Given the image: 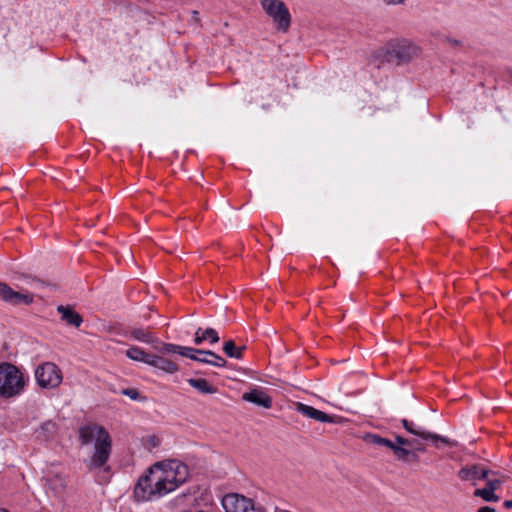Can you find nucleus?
Segmentation results:
<instances>
[{
    "mask_svg": "<svg viewBox=\"0 0 512 512\" xmlns=\"http://www.w3.org/2000/svg\"><path fill=\"white\" fill-rule=\"evenodd\" d=\"M187 382L202 394H214L217 388L204 378H190Z\"/></svg>",
    "mask_w": 512,
    "mask_h": 512,
    "instance_id": "obj_18",
    "label": "nucleus"
},
{
    "mask_svg": "<svg viewBox=\"0 0 512 512\" xmlns=\"http://www.w3.org/2000/svg\"><path fill=\"white\" fill-rule=\"evenodd\" d=\"M57 311L61 315V319L68 325L79 327L83 321L81 315L69 306H58Z\"/></svg>",
    "mask_w": 512,
    "mask_h": 512,
    "instance_id": "obj_16",
    "label": "nucleus"
},
{
    "mask_svg": "<svg viewBox=\"0 0 512 512\" xmlns=\"http://www.w3.org/2000/svg\"><path fill=\"white\" fill-rule=\"evenodd\" d=\"M204 340H206L204 330L198 328L195 332L194 343L200 345Z\"/></svg>",
    "mask_w": 512,
    "mask_h": 512,
    "instance_id": "obj_31",
    "label": "nucleus"
},
{
    "mask_svg": "<svg viewBox=\"0 0 512 512\" xmlns=\"http://www.w3.org/2000/svg\"><path fill=\"white\" fill-rule=\"evenodd\" d=\"M243 399L264 408L272 406L271 398L262 390L254 389L243 394Z\"/></svg>",
    "mask_w": 512,
    "mask_h": 512,
    "instance_id": "obj_14",
    "label": "nucleus"
},
{
    "mask_svg": "<svg viewBox=\"0 0 512 512\" xmlns=\"http://www.w3.org/2000/svg\"><path fill=\"white\" fill-rule=\"evenodd\" d=\"M416 443V439H408L402 436H396L395 445L392 448V452L395 455V457L400 461H417V453L407 448V446H413Z\"/></svg>",
    "mask_w": 512,
    "mask_h": 512,
    "instance_id": "obj_10",
    "label": "nucleus"
},
{
    "mask_svg": "<svg viewBox=\"0 0 512 512\" xmlns=\"http://www.w3.org/2000/svg\"><path fill=\"white\" fill-rule=\"evenodd\" d=\"M265 13L272 18L279 31L287 32L291 24V15L285 3L281 0H261Z\"/></svg>",
    "mask_w": 512,
    "mask_h": 512,
    "instance_id": "obj_4",
    "label": "nucleus"
},
{
    "mask_svg": "<svg viewBox=\"0 0 512 512\" xmlns=\"http://www.w3.org/2000/svg\"><path fill=\"white\" fill-rule=\"evenodd\" d=\"M245 346L236 347L233 340H228L223 345V351L230 358L241 359Z\"/></svg>",
    "mask_w": 512,
    "mask_h": 512,
    "instance_id": "obj_22",
    "label": "nucleus"
},
{
    "mask_svg": "<svg viewBox=\"0 0 512 512\" xmlns=\"http://www.w3.org/2000/svg\"><path fill=\"white\" fill-rule=\"evenodd\" d=\"M392 52L401 61H408L412 56L417 54V48L412 45H398L393 48Z\"/></svg>",
    "mask_w": 512,
    "mask_h": 512,
    "instance_id": "obj_19",
    "label": "nucleus"
},
{
    "mask_svg": "<svg viewBox=\"0 0 512 512\" xmlns=\"http://www.w3.org/2000/svg\"><path fill=\"white\" fill-rule=\"evenodd\" d=\"M491 476L492 475H489L488 479H485L486 486L495 492L501 486L502 481L498 478L491 477Z\"/></svg>",
    "mask_w": 512,
    "mask_h": 512,
    "instance_id": "obj_29",
    "label": "nucleus"
},
{
    "mask_svg": "<svg viewBox=\"0 0 512 512\" xmlns=\"http://www.w3.org/2000/svg\"><path fill=\"white\" fill-rule=\"evenodd\" d=\"M477 512H497L495 508H492L490 506H483L478 509Z\"/></svg>",
    "mask_w": 512,
    "mask_h": 512,
    "instance_id": "obj_35",
    "label": "nucleus"
},
{
    "mask_svg": "<svg viewBox=\"0 0 512 512\" xmlns=\"http://www.w3.org/2000/svg\"><path fill=\"white\" fill-rule=\"evenodd\" d=\"M474 496L481 497L484 501L487 502H497L500 499L499 496H497L495 492L487 486L485 488L476 489L474 491Z\"/></svg>",
    "mask_w": 512,
    "mask_h": 512,
    "instance_id": "obj_23",
    "label": "nucleus"
},
{
    "mask_svg": "<svg viewBox=\"0 0 512 512\" xmlns=\"http://www.w3.org/2000/svg\"><path fill=\"white\" fill-rule=\"evenodd\" d=\"M148 365L155 367L167 374H174L179 370V366L174 361L163 357L162 355L152 354Z\"/></svg>",
    "mask_w": 512,
    "mask_h": 512,
    "instance_id": "obj_12",
    "label": "nucleus"
},
{
    "mask_svg": "<svg viewBox=\"0 0 512 512\" xmlns=\"http://www.w3.org/2000/svg\"><path fill=\"white\" fill-rule=\"evenodd\" d=\"M38 385L45 389L57 388L62 383V373L59 367L52 362H45L35 370Z\"/></svg>",
    "mask_w": 512,
    "mask_h": 512,
    "instance_id": "obj_5",
    "label": "nucleus"
},
{
    "mask_svg": "<svg viewBox=\"0 0 512 512\" xmlns=\"http://www.w3.org/2000/svg\"><path fill=\"white\" fill-rule=\"evenodd\" d=\"M199 352H200V349L180 346L178 354L181 355V356L187 357V358H189L191 360L196 361L197 356L199 355Z\"/></svg>",
    "mask_w": 512,
    "mask_h": 512,
    "instance_id": "obj_27",
    "label": "nucleus"
},
{
    "mask_svg": "<svg viewBox=\"0 0 512 512\" xmlns=\"http://www.w3.org/2000/svg\"><path fill=\"white\" fill-rule=\"evenodd\" d=\"M443 42L449 44L450 46H453V47H460L462 46V42L458 39H455L453 37H450V36H445L443 38Z\"/></svg>",
    "mask_w": 512,
    "mask_h": 512,
    "instance_id": "obj_32",
    "label": "nucleus"
},
{
    "mask_svg": "<svg viewBox=\"0 0 512 512\" xmlns=\"http://www.w3.org/2000/svg\"><path fill=\"white\" fill-rule=\"evenodd\" d=\"M0 300L11 305H29L33 302V295L27 291H15L6 283L0 282Z\"/></svg>",
    "mask_w": 512,
    "mask_h": 512,
    "instance_id": "obj_8",
    "label": "nucleus"
},
{
    "mask_svg": "<svg viewBox=\"0 0 512 512\" xmlns=\"http://www.w3.org/2000/svg\"><path fill=\"white\" fill-rule=\"evenodd\" d=\"M405 0H383L386 5H399L402 4Z\"/></svg>",
    "mask_w": 512,
    "mask_h": 512,
    "instance_id": "obj_34",
    "label": "nucleus"
},
{
    "mask_svg": "<svg viewBox=\"0 0 512 512\" xmlns=\"http://www.w3.org/2000/svg\"><path fill=\"white\" fill-rule=\"evenodd\" d=\"M188 475V467L178 460L156 463L150 468L149 474L137 482L135 497L141 501H149L164 496L183 484Z\"/></svg>",
    "mask_w": 512,
    "mask_h": 512,
    "instance_id": "obj_1",
    "label": "nucleus"
},
{
    "mask_svg": "<svg viewBox=\"0 0 512 512\" xmlns=\"http://www.w3.org/2000/svg\"><path fill=\"white\" fill-rule=\"evenodd\" d=\"M122 394L128 396L132 400H138L140 398V393L134 388L124 389L122 390Z\"/></svg>",
    "mask_w": 512,
    "mask_h": 512,
    "instance_id": "obj_30",
    "label": "nucleus"
},
{
    "mask_svg": "<svg viewBox=\"0 0 512 512\" xmlns=\"http://www.w3.org/2000/svg\"><path fill=\"white\" fill-rule=\"evenodd\" d=\"M57 431V425L56 423L52 422V421H46L44 422L41 427H40V430H39V434L44 438V439H49L50 437H52Z\"/></svg>",
    "mask_w": 512,
    "mask_h": 512,
    "instance_id": "obj_24",
    "label": "nucleus"
},
{
    "mask_svg": "<svg viewBox=\"0 0 512 512\" xmlns=\"http://www.w3.org/2000/svg\"><path fill=\"white\" fill-rule=\"evenodd\" d=\"M199 352H200V349L180 346L178 354L181 355V356L187 357V358H189L191 360L196 361L197 356L199 355Z\"/></svg>",
    "mask_w": 512,
    "mask_h": 512,
    "instance_id": "obj_26",
    "label": "nucleus"
},
{
    "mask_svg": "<svg viewBox=\"0 0 512 512\" xmlns=\"http://www.w3.org/2000/svg\"><path fill=\"white\" fill-rule=\"evenodd\" d=\"M0 512H7L5 509H0Z\"/></svg>",
    "mask_w": 512,
    "mask_h": 512,
    "instance_id": "obj_38",
    "label": "nucleus"
},
{
    "mask_svg": "<svg viewBox=\"0 0 512 512\" xmlns=\"http://www.w3.org/2000/svg\"><path fill=\"white\" fill-rule=\"evenodd\" d=\"M46 486L55 496H62L66 489L65 477L59 473H49L46 476Z\"/></svg>",
    "mask_w": 512,
    "mask_h": 512,
    "instance_id": "obj_13",
    "label": "nucleus"
},
{
    "mask_svg": "<svg viewBox=\"0 0 512 512\" xmlns=\"http://www.w3.org/2000/svg\"><path fill=\"white\" fill-rule=\"evenodd\" d=\"M504 506L508 509L512 508V499L511 500H506L504 502Z\"/></svg>",
    "mask_w": 512,
    "mask_h": 512,
    "instance_id": "obj_36",
    "label": "nucleus"
},
{
    "mask_svg": "<svg viewBox=\"0 0 512 512\" xmlns=\"http://www.w3.org/2000/svg\"><path fill=\"white\" fill-rule=\"evenodd\" d=\"M81 446L94 444L91 456L85 461L89 471L102 468L110 458L112 440L108 431L96 423H88L78 430Z\"/></svg>",
    "mask_w": 512,
    "mask_h": 512,
    "instance_id": "obj_2",
    "label": "nucleus"
},
{
    "mask_svg": "<svg viewBox=\"0 0 512 512\" xmlns=\"http://www.w3.org/2000/svg\"><path fill=\"white\" fill-rule=\"evenodd\" d=\"M24 388L21 372L10 363L0 365V395L6 398L13 397Z\"/></svg>",
    "mask_w": 512,
    "mask_h": 512,
    "instance_id": "obj_3",
    "label": "nucleus"
},
{
    "mask_svg": "<svg viewBox=\"0 0 512 512\" xmlns=\"http://www.w3.org/2000/svg\"><path fill=\"white\" fill-rule=\"evenodd\" d=\"M222 506L225 512H263L256 508L253 501L237 493H230L223 497Z\"/></svg>",
    "mask_w": 512,
    "mask_h": 512,
    "instance_id": "obj_6",
    "label": "nucleus"
},
{
    "mask_svg": "<svg viewBox=\"0 0 512 512\" xmlns=\"http://www.w3.org/2000/svg\"><path fill=\"white\" fill-rule=\"evenodd\" d=\"M296 410L301 413L302 415L314 419L316 421L322 422V423H333L334 418L333 416H330L312 406L303 404V403H297L296 404Z\"/></svg>",
    "mask_w": 512,
    "mask_h": 512,
    "instance_id": "obj_11",
    "label": "nucleus"
},
{
    "mask_svg": "<svg viewBox=\"0 0 512 512\" xmlns=\"http://www.w3.org/2000/svg\"><path fill=\"white\" fill-rule=\"evenodd\" d=\"M152 354L146 353L143 349L133 346L126 350V356L134 361H139L148 364Z\"/></svg>",
    "mask_w": 512,
    "mask_h": 512,
    "instance_id": "obj_20",
    "label": "nucleus"
},
{
    "mask_svg": "<svg viewBox=\"0 0 512 512\" xmlns=\"http://www.w3.org/2000/svg\"><path fill=\"white\" fill-rule=\"evenodd\" d=\"M155 349H157L161 354L165 353H176L178 354V351L180 349V345L172 344V343H159L154 346Z\"/></svg>",
    "mask_w": 512,
    "mask_h": 512,
    "instance_id": "obj_25",
    "label": "nucleus"
},
{
    "mask_svg": "<svg viewBox=\"0 0 512 512\" xmlns=\"http://www.w3.org/2000/svg\"><path fill=\"white\" fill-rule=\"evenodd\" d=\"M489 475H495V472L487 469L483 465H467L462 467L458 476L463 481L471 482L472 485H477L479 481L488 479Z\"/></svg>",
    "mask_w": 512,
    "mask_h": 512,
    "instance_id": "obj_9",
    "label": "nucleus"
},
{
    "mask_svg": "<svg viewBox=\"0 0 512 512\" xmlns=\"http://www.w3.org/2000/svg\"><path fill=\"white\" fill-rule=\"evenodd\" d=\"M131 337H133L135 340L152 344L153 347L156 344H159L160 341L157 337H155L150 330L144 329V328H134L130 331Z\"/></svg>",
    "mask_w": 512,
    "mask_h": 512,
    "instance_id": "obj_17",
    "label": "nucleus"
},
{
    "mask_svg": "<svg viewBox=\"0 0 512 512\" xmlns=\"http://www.w3.org/2000/svg\"><path fill=\"white\" fill-rule=\"evenodd\" d=\"M401 422H402L403 427L406 429V431H408L409 433H411L415 436H418L419 438H421L423 440H430L437 448L440 447V443L444 444V445H448V446L456 445V443L454 441H452L451 439L441 436V435H438V434H435V433L427 432V431L421 429L419 426L415 425L412 421H408L407 419H402Z\"/></svg>",
    "mask_w": 512,
    "mask_h": 512,
    "instance_id": "obj_7",
    "label": "nucleus"
},
{
    "mask_svg": "<svg viewBox=\"0 0 512 512\" xmlns=\"http://www.w3.org/2000/svg\"><path fill=\"white\" fill-rule=\"evenodd\" d=\"M408 447L410 448V450H413L415 453L417 451H420V452L425 451V446L419 440H417V443L414 444L413 446H408Z\"/></svg>",
    "mask_w": 512,
    "mask_h": 512,
    "instance_id": "obj_33",
    "label": "nucleus"
},
{
    "mask_svg": "<svg viewBox=\"0 0 512 512\" xmlns=\"http://www.w3.org/2000/svg\"><path fill=\"white\" fill-rule=\"evenodd\" d=\"M364 439L367 443H370L374 446L386 447L389 448L390 450H392V448L395 445V442H392L391 440L383 438L377 434H366Z\"/></svg>",
    "mask_w": 512,
    "mask_h": 512,
    "instance_id": "obj_21",
    "label": "nucleus"
},
{
    "mask_svg": "<svg viewBox=\"0 0 512 512\" xmlns=\"http://www.w3.org/2000/svg\"><path fill=\"white\" fill-rule=\"evenodd\" d=\"M204 335H205L206 340H209L210 343H212V344L217 343L219 341L218 333L213 328L205 329L204 330Z\"/></svg>",
    "mask_w": 512,
    "mask_h": 512,
    "instance_id": "obj_28",
    "label": "nucleus"
},
{
    "mask_svg": "<svg viewBox=\"0 0 512 512\" xmlns=\"http://www.w3.org/2000/svg\"><path fill=\"white\" fill-rule=\"evenodd\" d=\"M196 361L215 367H225L227 364L224 358L210 350H200Z\"/></svg>",
    "mask_w": 512,
    "mask_h": 512,
    "instance_id": "obj_15",
    "label": "nucleus"
},
{
    "mask_svg": "<svg viewBox=\"0 0 512 512\" xmlns=\"http://www.w3.org/2000/svg\"><path fill=\"white\" fill-rule=\"evenodd\" d=\"M193 14H194V18H197L198 12L197 11H193Z\"/></svg>",
    "mask_w": 512,
    "mask_h": 512,
    "instance_id": "obj_37",
    "label": "nucleus"
}]
</instances>
